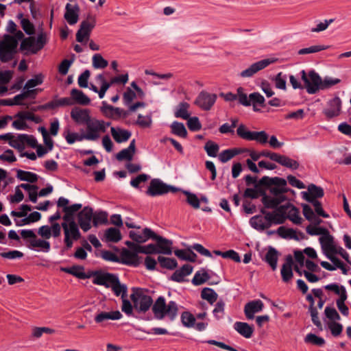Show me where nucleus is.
Listing matches in <instances>:
<instances>
[{
  "label": "nucleus",
  "instance_id": "4be33fe9",
  "mask_svg": "<svg viewBox=\"0 0 351 351\" xmlns=\"http://www.w3.org/2000/svg\"><path fill=\"white\" fill-rule=\"evenodd\" d=\"M152 239L157 241L156 246L158 247V254H163L166 255H171L172 254L171 246L173 242L171 240L157 235L155 232Z\"/></svg>",
  "mask_w": 351,
  "mask_h": 351
},
{
  "label": "nucleus",
  "instance_id": "338daca9",
  "mask_svg": "<svg viewBox=\"0 0 351 351\" xmlns=\"http://www.w3.org/2000/svg\"><path fill=\"white\" fill-rule=\"evenodd\" d=\"M136 252L145 254H158V247L156 245L148 244L147 245H139L137 246Z\"/></svg>",
  "mask_w": 351,
  "mask_h": 351
},
{
  "label": "nucleus",
  "instance_id": "1a4fd4ad",
  "mask_svg": "<svg viewBox=\"0 0 351 351\" xmlns=\"http://www.w3.org/2000/svg\"><path fill=\"white\" fill-rule=\"evenodd\" d=\"M237 134L239 137L246 141H256L261 144H265L268 141V134L265 131H249L243 124L237 128Z\"/></svg>",
  "mask_w": 351,
  "mask_h": 351
},
{
  "label": "nucleus",
  "instance_id": "393cba45",
  "mask_svg": "<svg viewBox=\"0 0 351 351\" xmlns=\"http://www.w3.org/2000/svg\"><path fill=\"white\" fill-rule=\"evenodd\" d=\"M276 233L283 239H294L296 241H299L304 237V233L301 232L298 233L295 230L286 228L284 226L279 227L276 230Z\"/></svg>",
  "mask_w": 351,
  "mask_h": 351
},
{
  "label": "nucleus",
  "instance_id": "6e6552de",
  "mask_svg": "<svg viewBox=\"0 0 351 351\" xmlns=\"http://www.w3.org/2000/svg\"><path fill=\"white\" fill-rule=\"evenodd\" d=\"M62 228L64 234V244L67 249L71 248L73 241L79 240L82 237L78 225L75 221H71L67 225L62 223Z\"/></svg>",
  "mask_w": 351,
  "mask_h": 351
},
{
  "label": "nucleus",
  "instance_id": "680f3d73",
  "mask_svg": "<svg viewBox=\"0 0 351 351\" xmlns=\"http://www.w3.org/2000/svg\"><path fill=\"white\" fill-rule=\"evenodd\" d=\"M107 213L104 211L97 212L93 213V226L97 227L99 225L106 223L107 222Z\"/></svg>",
  "mask_w": 351,
  "mask_h": 351
},
{
  "label": "nucleus",
  "instance_id": "37998d69",
  "mask_svg": "<svg viewBox=\"0 0 351 351\" xmlns=\"http://www.w3.org/2000/svg\"><path fill=\"white\" fill-rule=\"evenodd\" d=\"M17 18L21 20V25L27 34L32 35L35 33L34 25L28 19L24 18L22 13H19Z\"/></svg>",
  "mask_w": 351,
  "mask_h": 351
},
{
  "label": "nucleus",
  "instance_id": "6e6d98bb",
  "mask_svg": "<svg viewBox=\"0 0 351 351\" xmlns=\"http://www.w3.org/2000/svg\"><path fill=\"white\" fill-rule=\"evenodd\" d=\"M209 278V275L206 271L202 272L198 271L195 274L191 282L194 285L199 286L206 282Z\"/></svg>",
  "mask_w": 351,
  "mask_h": 351
},
{
  "label": "nucleus",
  "instance_id": "e433bc0d",
  "mask_svg": "<svg viewBox=\"0 0 351 351\" xmlns=\"http://www.w3.org/2000/svg\"><path fill=\"white\" fill-rule=\"evenodd\" d=\"M278 258V252L274 247L269 246L264 260L274 271L277 268Z\"/></svg>",
  "mask_w": 351,
  "mask_h": 351
},
{
  "label": "nucleus",
  "instance_id": "13d9d810",
  "mask_svg": "<svg viewBox=\"0 0 351 351\" xmlns=\"http://www.w3.org/2000/svg\"><path fill=\"white\" fill-rule=\"evenodd\" d=\"M182 193L186 196V202L190 206L195 209L199 208L200 200L195 193L188 191H182Z\"/></svg>",
  "mask_w": 351,
  "mask_h": 351
},
{
  "label": "nucleus",
  "instance_id": "20e7f679",
  "mask_svg": "<svg viewBox=\"0 0 351 351\" xmlns=\"http://www.w3.org/2000/svg\"><path fill=\"white\" fill-rule=\"evenodd\" d=\"M300 75L308 94H315L320 90L322 77L315 70H311L308 73L302 70Z\"/></svg>",
  "mask_w": 351,
  "mask_h": 351
},
{
  "label": "nucleus",
  "instance_id": "774afa93",
  "mask_svg": "<svg viewBox=\"0 0 351 351\" xmlns=\"http://www.w3.org/2000/svg\"><path fill=\"white\" fill-rule=\"evenodd\" d=\"M225 310V302L223 300H219L217 302L215 308L213 311L214 317L217 319H219L223 317Z\"/></svg>",
  "mask_w": 351,
  "mask_h": 351
},
{
  "label": "nucleus",
  "instance_id": "5fc2aeb1",
  "mask_svg": "<svg viewBox=\"0 0 351 351\" xmlns=\"http://www.w3.org/2000/svg\"><path fill=\"white\" fill-rule=\"evenodd\" d=\"M95 80L100 85L99 99H102L104 97L106 91L110 88L109 82H106L103 74L97 75Z\"/></svg>",
  "mask_w": 351,
  "mask_h": 351
},
{
  "label": "nucleus",
  "instance_id": "412c9836",
  "mask_svg": "<svg viewBox=\"0 0 351 351\" xmlns=\"http://www.w3.org/2000/svg\"><path fill=\"white\" fill-rule=\"evenodd\" d=\"M264 304L261 300H255L247 302L244 306V313L248 319L254 318V314L261 312Z\"/></svg>",
  "mask_w": 351,
  "mask_h": 351
},
{
  "label": "nucleus",
  "instance_id": "a18cd8bd",
  "mask_svg": "<svg viewBox=\"0 0 351 351\" xmlns=\"http://www.w3.org/2000/svg\"><path fill=\"white\" fill-rule=\"evenodd\" d=\"M302 207L303 215L308 221L314 222L317 224H319L322 221L320 219L315 216L313 209L309 205L303 204H302Z\"/></svg>",
  "mask_w": 351,
  "mask_h": 351
},
{
  "label": "nucleus",
  "instance_id": "864d4df0",
  "mask_svg": "<svg viewBox=\"0 0 351 351\" xmlns=\"http://www.w3.org/2000/svg\"><path fill=\"white\" fill-rule=\"evenodd\" d=\"M180 318L184 326L186 328H192L195 326V317L189 311H184L181 314Z\"/></svg>",
  "mask_w": 351,
  "mask_h": 351
},
{
  "label": "nucleus",
  "instance_id": "a878e982",
  "mask_svg": "<svg viewBox=\"0 0 351 351\" xmlns=\"http://www.w3.org/2000/svg\"><path fill=\"white\" fill-rule=\"evenodd\" d=\"M154 234V232H153L150 228H145L143 229L142 234L132 230L130 232L129 235L134 241L141 243L147 241L149 239H152Z\"/></svg>",
  "mask_w": 351,
  "mask_h": 351
},
{
  "label": "nucleus",
  "instance_id": "b1692460",
  "mask_svg": "<svg viewBox=\"0 0 351 351\" xmlns=\"http://www.w3.org/2000/svg\"><path fill=\"white\" fill-rule=\"evenodd\" d=\"M137 253L138 252H136L135 251H123L121 254V259H120V263L129 266H138L140 264V260Z\"/></svg>",
  "mask_w": 351,
  "mask_h": 351
},
{
  "label": "nucleus",
  "instance_id": "7ed1b4c3",
  "mask_svg": "<svg viewBox=\"0 0 351 351\" xmlns=\"http://www.w3.org/2000/svg\"><path fill=\"white\" fill-rule=\"evenodd\" d=\"M17 46L18 41L15 37L5 35L3 39L0 40V60L2 62L12 60L16 53Z\"/></svg>",
  "mask_w": 351,
  "mask_h": 351
},
{
  "label": "nucleus",
  "instance_id": "f704fd0d",
  "mask_svg": "<svg viewBox=\"0 0 351 351\" xmlns=\"http://www.w3.org/2000/svg\"><path fill=\"white\" fill-rule=\"evenodd\" d=\"M234 329L245 338L249 339L252 336L254 328L247 323L236 322L234 324Z\"/></svg>",
  "mask_w": 351,
  "mask_h": 351
},
{
  "label": "nucleus",
  "instance_id": "c9c22d12",
  "mask_svg": "<svg viewBox=\"0 0 351 351\" xmlns=\"http://www.w3.org/2000/svg\"><path fill=\"white\" fill-rule=\"evenodd\" d=\"M261 212L265 216V219L267 223H269V228L273 225H278L284 223L283 218L278 215L275 211L268 212L265 208H262Z\"/></svg>",
  "mask_w": 351,
  "mask_h": 351
},
{
  "label": "nucleus",
  "instance_id": "473e14b6",
  "mask_svg": "<svg viewBox=\"0 0 351 351\" xmlns=\"http://www.w3.org/2000/svg\"><path fill=\"white\" fill-rule=\"evenodd\" d=\"M136 145H135V140L133 139L128 147L125 149H123L119 153H117L116 158L118 160L122 161L124 160H131L133 158V155L135 153Z\"/></svg>",
  "mask_w": 351,
  "mask_h": 351
},
{
  "label": "nucleus",
  "instance_id": "ea45409f",
  "mask_svg": "<svg viewBox=\"0 0 351 351\" xmlns=\"http://www.w3.org/2000/svg\"><path fill=\"white\" fill-rule=\"evenodd\" d=\"M36 95V90H25L24 88L21 94L16 95L12 99L13 105H21L22 104L21 101L27 98H35Z\"/></svg>",
  "mask_w": 351,
  "mask_h": 351
},
{
  "label": "nucleus",
  "instance_id": "de8ad7c7",
  "mask_svg": "<svg viewBox=\"0 0 351 351\" xmlns=\"http://www.w3.org/2000/svg\"><path fill=\"white\" fill-rule=\"evenodd\" d=\"M189 108V104L186 102H181L178 104L175 111V117L178 118H182L184 120H186L189 117V114L188 112V108Z\"/></svg>",
  "mask_w": 351,
  "mask_h": 351
},
{
  "label": "nucleus",
  "instance_id": "7c9ffc66",
  "mask_svg": "<svg viewBox=\"0 0 351 351\" xmlns=\"http://www.w3.org/2000/svg\"><path fill=\"white\" fill-rule=\"evenodd\" d=\"M165 299L163 296H160L156 300L152 306L153 313L158 319H162L165 317V310L166 308Z\"/></svg>",
  "mask_w": 351,
  "mask_h": 351
},
{
  "label": "nucleus",
  "instance_id": "dca6fc26",
  "mask_svg": "<svg viewBox=\"0 0 351 351\" xmlns=\"http://www.w3.org/2000/svg\"><path fill=\"white\" fill-rule=\"evenodd\" d=\"M302 197L308 202L317 200L324 195V189L314 184H311L307 187V191L301 192Z\"/></svg>",
  "mask_w": 351,
  "mask_h": 351
},
{
  "label": "nucleus",
  "instance_id": "69168bd1",
  "mask_svg": "<svg viewBox=\"0 0 351 351\" xmlns=\"http://www.w3.org/2000/svg\"><path fill=\"white\" fill-rule=\"evenodd\" d=\"M108 64V62L99 53H96L93 56V66L95 69H104Z\"/></svg>",
  "mask_w": 351,
  "mask_h": 351
},
{
  "label": "nucleus",
  "instance_id": "9b49d317",
  "mask_svg": "<svg viewBox=\"0 0 351 351\" xmlns=\"http://www.w3.org/2000/svg\"><path fill=\"white\" fill-rule=\"evenodd\" d=\"M130 299L133 302L134 308L142 313L147 311L153 303L151 296L142 293H132Z\"/></svg>",
  "mask_w": 351,
  "mask_h": 351
},
{
  "label": "nucleus",
  "instance_id": "052dcab7",
  "mask_svg": "<svg viewBox=\"0 0 351 351\" xmlns=\"http://www.w3.org/2000/svg\"><path fill=\"white\" fill-rule=\"evenodd\" d=\"M61 227L58 223H54L51 228L45 226V239H47L52 234L54 237L60 236L61 232Z\"/></svg>",
  "mask_w": 351,
  "mask_h": 351
},
{
  "label": "nucleus",
  "instance_id": "6ab92c4d",
  "mask_svg": "<svg viewBox=\"0 0 351 351\" xmlns=\"http://www.w3.org/2000/svg\"><path fill=\"white\" fill-rule=\"evenodd\" d=\"M80 10V7L77 3H66L64 18L70 25H73L77 23Z\"/></svg>",
  "mask_w": 351,
  "mask_h": 351
},
{
  "label": "nucleus",
  "instance_id": "f8f14e48",
  "mask_svg": "<svg viewBox=\"0 0 351 351\" xmlns=\"http://www.w3.org/2000/svg\"><path fill=\"white\" fill-rule=\"evenodd\" d=\"M217 98L216 94L202 91L197 97L195 104L204 110H209L216 102Z\"/></svg>",
  "mask_w": 351,
  "mask_h": 351
},
{
  "label": "nucleus",
  "instance_id": "bb28decb",
  "mask_svg": "<svg viewBox=\"0 0 351 351\" xmlns=\"http://www.w3.org/2000/svg\"><path fill=\"white\" fill-rule=\"evenodd\" d=\"M19 119L12 122V126L16 130H25L27 128L24 120H34L35 115L30 112H20L16 115Z\"/></svg>",
  "mask_w": 351,
  "mask_h": 351
},
{
  "label": "nucleus",
  "instance_id": "aec40b11",
  "mask_svg": "<svg viewBox=\"0 0 351 351\" xmlns=\"http://www.w3.org/2000/svg\"><path fill=\"white\" fill-rule=\"evenodd\" d=\"M341 108V100L339 97H335L328 102V108L323 112L327 119H330L339 115Z\"/></svg>",
  "mask_w": 351,
  "mask_h": 351
},
{
  "label": "nucleus",
  "instance_id": "2eb2a0df",
  "mask_svg": "<svg viewBox=\"0 0 351 351\" xmlns=\"http://www.w3.org/2000/svg\"><path fill=\"white\" fill-rule=\"evenodd\" d=\"M78 223L84 232H87L91 228V221H93V209L89 207H84L77 216Z\"/></svg>",
  "mask_w": 351,
  "mask_h": 351
},
{
  "label": "nucleus",
  "instance_id": "f3484780",
  "mask_svg": "<svg viewBox=\"0 0 351 351\" xmlns=\"http://www.w3.org/2000/svg\"><path fill=\"white\" fill-rule=\"evenodd\" d=\"M319 241L325 256H326V254L337 252V248L335 244L334 238L330 234L329 231L323 236H321L319 238Z\"/></svg>",
  "mask_w": 351,
  "mask_h": 351
},
{
  "label": "nucleus",
  "instance_id": "603ef678",
  "mask_svg": "<svg viewBox=\"0 0 351 351\" xmlns=\"http://www.w3.org/2000/svg\"><path fill=\"white\" fill-rule=\"evenodd\" d=\"M108 241L117 243L121 239V235L119 230L115 228H108L105 233Z\"/></svg>",
  "mask_w": 351,
  "mask_h": 351
},
{
  "label": "nucleus",
  "instance_id": "0e129e2a",
  "mask_svg": "<svg viewBox=\"0 0 351 351\" xmlns=\"http://www.w3.org/2000/svg\"><path fill=\"white\" fill-rule=\"evenodd\" d=\"M326 290L333 291L341 298L344 294H347L346 288L343 285H339L337 283H331L324 287Z\"/></svg>",
  "mask_w": 351,
  "mask_h": 351
},
{
  "label": "nucleus",
  "instance_id": "3c124183",
  "mask_svg": "<svg viewBox=\"0 0 351 351\" xmlns=\"http://www.w3.org/2000/svg\"><path fill=\"white\" fill-rule=\"evenodd\" d=\"M299 210L291 204L287 215V219L291 220L293 223L299 225L302 223V218L299 215Z\"/></svg>",
  "mask_w": 351,
  "mask_h": 351
},
{
  "label": "nucleus",
  "instance_id": "8fccbe9b",
  "mask_svg": "<svg viewBox=\"0 0 351 351\" xmlns=\"http://www.w3.org/2000/svg\"><path fill=\"white\" fill-rule=\"evenodd\" d=\"M16 177L20 180L27 181L31 183H34L37 181V175L29 171L23 170H17Z\"/></svg>",
  "mask_w": 351,
  "mask_h": 351
},
{
  "label": "nucleus",
  "instance_id": "9d476101",
  "mask_svg": "<svg viewBox=\"0 0 351 351\" xmlns=\"http://www.w3.org/2000/svg\"><path fill=\"white\" fill-rule=\"evenodd\" d=\"M86 126V132L84 134L87 141H95L99 138L101 133H104L102 123L95 118H93Z\"/></svg>",
  "mask_w": 351,
  "mask_h": 351
},
{
  "label": "nucleus",
  "instance_id": "0eeeda50",
  "mask_svg": "<svg viewBox=\"0 0 351 351\" xmlns=\"http://www.w3.org/2000/svg\"><path fill=\"white\" fill-rule=\"evenodd\" d=\"M96 23L95 16L88 14L86 19L81 22L80 28L76 32L77 42L86 44L89 40L92 30L96 26Z\"/></svg>",
  "mask_w": 351,
  "mask_h": 351
},
{
  "label": "nucleus",
  "instance_id": "a19ab883",
  "mask_svg": "<svg viewBox=\"0 0 351 351\" xmlns=\"http://www.w3.org/2000/svg\"><path fill=\"white\" fill-rule=\"evenodd\" d=\"M174 254L180 259L190 262H195L197 257V255L193 252L191 247L188 248L187 250H176Z\"/></svg>",
  "mask_w": 351,
  "mask_h": 351
},
{
  "label": "nucleus",
  "instance_id": "e2e57ef3",
  "mask_svg": "<svg viewBox=\"0 0 351 351\" xmlns=\"http://www.w3.org/2000/svg\"><path fill=\"white\" fill-rule=\"evenodd\" d=\"M341 80L338 78H332L331 77L326 76L323 80H321L320 90L328 89L339 84Z\"/></svg>",
  "mask_w": 351,
  "mask_h": 351
},
{
  "label": "nucleus",
  "instance_id": "4c0bfd02",
  "mask_svg": "<svg viewBox=\"0 0 351 351\" xmlns=\"http://www.w3.org/2000/svg\"><path fill=\"white\" fill-rule=\"evenodd\" d=\"M71 99L75 101L76 104L87 106L90 104V99L86 96L82 90L77 88H73L71 91Z\"/></svg>",
  "mask_w": 351,
  "mask_h": 351
},
{
  "label": "nucleus",
  "instance_id": "09e8293b",
  "mask_svg": "<svg viewBox=\"0 0 351 351\" xmlns=\"http://www.w3.org/2000/svg\"><path fill=\"white\" fill-rule=\"evenodd\" d=\"M158 261L161 267L171 270L174 269L178 266L177 261L174 258L159 256L158 257Z\"/></svg>",
  "mask_w": 351,
  "mask_h": 351
},
{
  "label": "nucleus",
  "instance_id": "72a5a7b5",
  "mask_svg": "<svg viewBox=\"0 0 351 351\" xmlns=\"http://www.w3.org/2000/svg\"><path fill=\"white\" fill-rule=\"evenodd\" d=\"M122 316V314L119 311L110 312L101 311L95 317L94 319L96 323H101L108 319L118 320L120 319Z\"/></svg>",
  "mask_w": 351,
  "mask_h": 351
},
{
  "label": "nucleus",
  "instance_id": "f257e3e1",
  "mask_svg": "<svg viewBox=\"0 0 351 351\" xmlns=\"http://www.w3.org/2000/svg\"><path fill=\"white\" fill-rule=\"evenodd\" d=\"M93 277V283L97 285H103L106 288H111L116 296L126 298L128 287L125 284H121L117 274L104 272L101 270L92 271Z\"/></svg>",
  "mask_w": 351,
  "mask_h": 351
},
{
  "label": "nucleus",
  "instance_id": "49530a36",
  "mask_svg": "<svg viewBox=\"0 0 351 351\" xmlns=\"http://www.w3.org/2000/svg\"><path fill=\"white\" fill-rule=\"evenodd\" d=\"M201 297L203 300H206L210 304H213L217 301L218 295L213 289L205 287L202 290Z\"/></svg>",
  "mask_w": 351,
  "mask_h": 351
},
{
  "label": "nucleus",
  "instance_id": "a211bd4d",
  "mask_svg": "<svg viewBox=\"0 0 351 351\" xmlns=\"http://www.w3.org/2000/svg\"><path fill=\"white\" fill-rule=\"evenodd\" d=\"M71 117L77 125H86L93 119L90 115L89 110L80 108H74L71 110Z\"/></svg>",
  "mask_w": 351,
  "mask_h": 351
},
{
  "label": "nucleus",
  "instance_id": "423d86ee",
  "mask_svg": "<svg viewBox=\"0 0 351 351\" xmlns=\"http://www.w3.org/2000/svg\"><path fill=\"white\" fill-rule=\"evenodd\" d=\"M181 189L171 185H169L163 182L158 178L152 179L149 183V186L146 191L147 195L156 197L163 195L168 193H175Z\"/></svg>",
  "mask_w": 351,
  "mask_h": 351
},
{
  "label": "nucleus",
  "instance_id": "39448f33",
  "mask_svg": "<svg viewBox=\"0 0 351 351\" xmlns=\"http://www.w3.org/2000/svg\"><path fill=\"white\" fill-rule=\"evenodd\" d=\"M237 92L239 93V103L240 104L244 106H250L252 105L253 110L255 112L260 110L256 108V106L265 107V99L261 93L254 92L247 96V94L243 92V88L242 87H239L237 88Z\"/></svg>",
  "mask_w": 351,
  "mask_h": 351
},
{
  "label": "nucleus",
  "instance_id": "bf43d9fd",
  "mask_svg": "<svg viewBox=\"0 0 351 351\" xmlns=\"http://www.w3.org/2000/svg\"><path fill=\"white\" fill-rule=\"evenodd\" d=\"M347 300V294H344L343 293V295L341 298H339L337 301V306L341 314L346 317L349 315V308L346 305L345 301Z\"/></svg>",
  "mask_w": 351,
  "mask_h": 351
},
{
  "label": "nucleus",
  "instance_id": "c85d7f7f",
  "mask_svg": "<svg viewBox=\"0 0 351 351\" xmlns=\"http://www.w3.org/2000/svg\"><path fill=\"white\" fill-rule=\"evenodd\" d=\"M61 269L65 273L71 274L79 279L84 280L93 276L92 273L90 275H87L84 272V267L80 265H73L70 267H63Z\"/></svg>",
  "mask_w": 351,
  "mask_h": 351
},
{
  "label": "nucleus",
  "instance_id": "4468645a",
  "mask_svg": "<svg viewBox=\"0 0 351 351\" xmlns=\"http://www.w3.org/2000/svg\"><path fill=\"white\" fill-rule=\"evenodd\" d=\"M44 44V34L41 33L38 37V40L34 37H28L23 39L21 44V49L22 51H28L32 53H36L38 50L37 45H39L40 47H42Z\"/></svg>",
  "mask_w": 351,
  "mask_h": 351
},
{
  "label": "nucleus",
  "instance_id": "5701e85b",
  "mask_svg": "<svg viewBox=\"0 0 351 351\" xmlns=\"http://www.w3.org/2000/svg\"><path fill=\"white\" fill-rule=\"evenodd\" d=\"M293 265V259L291 254H289L285 258V262L282 265L280 274L282 279L285 282H289L293 277L292 267Z\"/></svg>",
  "mask_w": 351,
  "mask_h": 351
},
{
  "label": "nucleus",
  "instance_id": "ddd939ff",
  "mask_svg": "<svg viewBox=\"0 0 351 351\" xmlns=\"http://www.w3.org/2000/svg\"><path fill=\"white\" fill-rule=\"evenodd\" d=\"M275 62L274 59H264L260 61H258L252 65H250L248 68L241 71L239 75L241 77H252L255 73L258 72L259 71L266 68L270 64Z\"/></svg>",
  "mask_w": 351,
  "mask_h": 351
},
{
  "label": "nucleus",
  "instance_id": "4d7b16f0",
  "mask_svg": "<svg viewBox=\"0 0 351 351\" xmlns=\"http://www.w3.org/2000/svg\"><path fill=\"white\" fill-rule=\"evenodd\" d=\"M204 150L210 157H216L219 150V146L212 141H208L204 147Z\"/></svg>",
  "mask_w": 351,
  "mask_h": 351
},
{
  "label": "nucleus",
  "instance_id": "c03bdc74",
  "mask_svg": "<svg viewBox=\"0 0 351 351\" xmlns=\"http://www.w3.org/2000/svg\"><path fill=\"white\" fill-rule=\"evenodd\" d=\"M171 133L182 137L185 138L187 136V131L182 123H180L178 121H173L171 125Z\"/></svg>",
  "mask_w": 351,
  "mask_h": 351
},
{
  "label": "nucleus",
  "instance_id": "58836bf2",
  "mask_svg": "<svg viewBox=\"0 0 351 351\" xmlns=\"http://www.w3.org/2000/svg\"><path fill=\"white\" fill-rule=\"evenodd\" d=\"M63 137L65 138L66 143L69 145H72L76 141H82L86 140L84 134H79L70 131L69 129H66L63 132Z\"/></svg>",
  "mask_w": 351,
  "mask_h": 351
},
{
  "label": "nucleus",
  "instance_id": "f03ea898",
  "mask_svg": "<svg viewBox=\"0 0 351 351\" xmlns=\"http://www.w3.org/2000/svg\"><path fill=\"white\" fill-rule=\"evenodd\" d=\"M259 184L268 189L274 197H282L285 201L287 199L285 194L290 191V189L287 187V181L280 177L270 178L265 176L259 180Z\"/></svg>",
  "mask_w": 351,
  "mask_h": 351
},
{
  "label": "nucleus",
  "instance_id": "c756f323",
  "mask_svg": "<svg viewBox=\"0 0 351 351\" xmlns=\"http://www.w3.org/2000/svg\"><path fill=\"white\" fill-rule=\"evenodd\" d=\"M250 224L258 231H263L269 228V223H267L265 215H257L251 217Z\"/></svg>",
  "mask_w": 351,
  "mask_h": 351
},
{
  "label": "nucleus",
  "instance_id": "2f4dec72",
  "mask_svg": "<svg viewBox=\"0 0 351 351\" xmlns=\"http://www.w3.org/2000/svg\"><path fill=\"white\" fill-rule=\"evenodd\" d=\"M110 132L113 138L118 143L127 141L132 135L131 132L129 130L113 127L111 128Z\"/></svg>",
  "mask_w": 351,
  "mask_h": 351
},
{
  "label": "nucleus",
  "instance_id": "cd10ccee",
  "mask_svg": "<svg viewBox=\"0 0 351 351\" xmlns=\"http://www.w3.org/2000/svg\"><path fill=\"white\" fill-rule=\"evenodd\" d=\"M262 195L261 202L265 208L275 209L285 201V198L282 197H270L265 194V192H262Z\"/></svg>",
  "mask_w": 351,
  "mask_h": 351
},
{
  "label": "nucleus",
  "instance_id": "79ce46f5",
  "mask_svg": "<svg viewBox=\"0 0 351 351\" xmlns=\"http://www.w3.org/2000/svg\"><path fill=\"white\" fill-rule=\"evenodd\" d=\"M178 312V305L175 301H169L166 305L165 313V317L167 316L171 321H173Z\"/></svg>",
  "mask_w": 351,
  "mask_h": 351
}]
</instances>
